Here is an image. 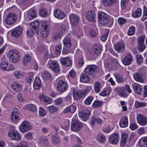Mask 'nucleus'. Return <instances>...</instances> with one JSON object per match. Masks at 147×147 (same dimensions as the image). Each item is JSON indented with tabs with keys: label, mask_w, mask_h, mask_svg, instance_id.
Here are the masks:
<instances>
[{
	"label": "nucleus",
	"mask_w": 147,
	"mask_h": 147,
	"mask_svg": "<svg viewBox=\"0 0 147 147\" xmlns=\"http://www.w3.org/2000/svg\"><path fill=\"white\" fill-rule=\"evenodd\" d=\"M93 99V97L92 96H90L88 97L84 101V103L86 105H90Z\"/></svg>",
	"instance_id": "60"
},
{
	"label": "nucleus",
	"mask_w": 147,
	"mask_h": 147,
	"mask_svg": "<svg viewBox=\"0 0 147 147\" xmlns=\"http://www.w3.org/2000/svg\"><path fill=\"white\" fill-rule=\"evenodd\" d=\"M146 105L145 103L142 102H140L137 101L135 103V107L136 108H138L139 107H144Z\"/></svg>",
	"instance_id": "56"
},
{
	"label": "nucleus",
	"mask_w": 147,
	"mask_h": 147,
	"mask_svg": "<svg viewBox=\"0 0 147 147\" xmlns=\"http://www.w3.org/2000/svg\"><path fill=\"white\" fill-rule=\"evenodd\" d=\"M82 123L77 120H74L72 121L71 129L75 132H78L82 129L83 127Z\"/></svg>",
	"instance_id": "6"
},
{
	"label": "nucleus",
	"mask_w": 147,
	"mask_h": 147,
	"mask_svg": "<svg viewBox=\"0 0 147 147\" xmlns=\"http://www.w3.org/2000/svg\"><path fill=\"white\" fill-rule=\"evenodd\" d=\"M60 62L62 65L66 67L70 66L72 64V61L68 57L61 58Z\"/></svg>",
	"instance_id": "22"
},
{
	"label": "nucleus",
	"mask_w": 147,
	"mask_h": 147,
	"mask_svg": "<svg viewBox=\"0 0 147 147\" xmlns=\"http://www.w3.org/2000/svg\"><path fill=\"white\" fill-rule=\"evenodd\" d=\"M28 13V18L30 20H32L36 17L37 15L36 11L35 10H29Z\"/></svg>",
	"instance_id": "32"
},
{
	"label": "nucleus",
	"mask_w": 147,
	"mask_h": 147,
	"mask_svg": "<svg viewBox=\"0 0 147 147\" xmlns=\"http://www.w3.org/2000/svg\"><path fill=\"white\" fill-rule=\"evenodd\" d=\"M16 19L17 15L14 13H10L7 16L5 22L8 25H11L14 23Z\"/></svg>",
	"instance_id": "10"
},
{
	"label": "nucleus",
	"mask_w": 147,
	"mask_h": 147,
	"mask_svg": "<svg viewBox=\"0 0 147 147\" xmlns=\"http://www.w3.org/2000/svg\"><path fill=\"white\" fill-rule=\"evenodd\" d=\"M137 120L138 122L141 125H145L147 124V118L142 114L138 115L137 116Z\"/></svg>",
	"instance_id": "15"
},
{
	"label": "nucleus",
	"mask_w": 147,
	"mask_h": 147,
	"mask_svg": "<svg viewBox=\"0 0 147 147\" xmlns=\"http://www.w3.org/2000/svg\"><path fill=\"white\" fill-rule=\"evenodd\" d=\"M52 141L54 143H59L60 142V139L58 136L55 134L52 137Z\"/></svg>",
	"instance_id": "48"
},
{
	"label": "nucleus",
	"mask_w": 147,
	"mask_h": 147,
	"mask_svg": "<svg viewBox=\"0 0 147 147\" xmlns=\"http://www.w3.org/2000/svg\"><path fill=\"white\" fill-rule=\"evenodd\" d=\"M86 17L89 21L94 22L96 21V12L93 11H89L87 13Z\"/></svg>",
	"instance_id": "18"
},
{
	"label": "nucleus",
	"mask_w": 147,
	"mask_h": 147,
	"mask_svg": "<svg viewBox=\"0 0 147 147\" xmlns=\"http://www.w3.org/2000/svg\"><path fill=\"white\" fill-rule=\"evenodd\" d=\"M76 107L75 106L71 105L67 107L63 112L64 113H66L68 112L74 113L76 111Z\"/></svg>",
	"instance_id": "33"
},
{
	"label": "nucleus",
	"mask_w": 147,
	"mask_h": 147,
	"mask_svg": "<svg viewBox=\"0 0 147 147\" xmlns=\"http://www.w3.org/2000/svg\"><path fill=\"white\" fill-rule=\"evenodd\" d=\"M26 108L28 110L33 112H34L36 111V107L33 104H30L26 105Z\"/></svg>",
	"instance_id": "44"
},
{
	"label": "nucleus",
	"mask_w": 147,
	"mask_h": 147,
	"mask_svg": "<svg viewBox=\"0 0 147 147\" xmlns=\"http://www.w3.org/2000/svg\"><path fill=\"white\" fill-rule=\"evenodd\" d=\"M49 63L50 64V67L53 71L56 73L60 71L59 64L57 61L54 60H50Z\"/></svg>",
	"instance_id": "12"
},
{
	"label": "nucleus",
	"mask_w": 147,
	"mask_h": 147,
	"mask_svg": "<svg viewBox=\"0 0 147 147\" xmlns=\"http://www.w3.org/2000/svg\"><path fill=\"white\" fill-rule=\"evenodd\" d=\"M133 87L134 90L136 91V92L138 94L142 95L143 93L142 90V86L140 85L138 83H134L133 85Z\"/></svg>",
	"instance_id": "29"
},
{
	"label": "nucleus",
	"mask_w": 147,
	"mask_h": 147,
	"mask_svg": "<svg viewBox=\"0 0 147 147\" xmlns=\"http://www.w3.org/2000/svg\"><path fill=\"white\" fill-rule=\"evenodd\" d=\"M61 49L62 46L60 44H59L57 45L55 51V54L57 55H60L61 51Z\"/></svg>",
	"instance_id": "53"
},
{
	"label": "nucleus",
	"mask_w": 147,
	"mask_h": 147,
	"mask_svg": "<svg viewBox=\"0 0 147 147\" xmlns=\"http://www.w3.org/2000/svg\"><path fill=\"white\" fill-rule=\"evenodd\" d=\"M41 82L40 79L38 78H35L34 84V88L36 90H38L40 88L41 86Z\"/></svg>",
	"instance_id": "31"
},
{
	"label": "nucleus",
	"mask_w": 147,
	"mask_h": 147,
	"mask_svg": "<svg viewBox=\"0 0 147 147\" xmlns=\"http://www.w3.org/2000/svg\"><path fill=\"white\" fill-rule=\"evenodd\" d=\"M96 121V119L94 116H93L91 117L89 122L90 125L92 127H93L95 125V123Z\"/></svg>",
	"instance_id": "63"
},
{
	"label": "nucleus",
	"mask_w": 147,
	"mask_h": 147,
	"mask_svg": "<svg viewBox=\"0 0 147 147\" xmlns=\"http://www.w3.org/2000/svg\"><path fill=\"white\" fill-rule=\"evenodd\" d=\"M98 21L102 25H105L109 22L110 20L109 16L103 12L100 11L98 14Z\"/></svg>",
	"instance_id": "1"
},
{
	"label": "nucleus",
	"mask_w": 147,
	"mask_h": 147,
	"mask_svg": "<svg viewBox=\"0 0 147 147\" xmlns=\"http://www.w3.org/2000/svg\"><path fill=\"white\" fill-rule=\"evenodd\" d=\"M140 147H147V137L141 138L139 142Z\"/></svg>",
	"instance_id": "36"
},
{
	"label": "nucleus",
	"mask_w": 147,
	"mask_h": 147,
	"mask_svg": "<svg viewBox=\"0 0 147 147\" xmlns=\"http://www.w3.org/2000/svg\"><path fill=\"white\" fill-rule=\"evenodd\" d=\"M102 50L101 46L99 44H95L92 47V51L95 54L97 55H100Z\"/></svg>",
	"instance_id": "26"
},
{
	"label": "nucleus",
	"mask_w": 147,
	"mask_h": 147,
	"mask_svg": "<svg viewBox=\"0 0 147 147\" xmlns=\"http://www.w3.org/2000/svg\"><path fill=\"white\" fill-rule=\"evenodd\" d=\"M11 87L13 90L16 92L20 91L22 88L21 85L17 82H13L11 86Z\"/></svg>",
	"instance_id": "30"
},
{
	"label": "nucleus",
	"mask_w": 147,
	"mask_h": 147,
	"mask_svg": "<svg viewBox=\"0 0 147 147\" xmlns=\"http://www.w3.org/2000/svg\"><path fill=\"white\" fill-rule=\"evenodd\" d=\"M57 89L58 91L62 93L66 91L67 89V83L63 80H60L58 83Z\"/></svg>",
	"instance_id": "9"
},
{
	"label": "nucleus",
	"mask_w": 147,
	"mask_h": 147,
	"mask_svg": "<svg viewBox=\"0 0 147 147\" xmlns=\"http://www.w3.org/2000/svg\"><path fill=\"white\" fill-rule=\"evenodd\" d=\"M39 142L44 146H46L48 144V139L47 137L41 136L39 139Z\"/></svg>",
	"instance_id": "38"
},
{
	"label": "nucleus",
	"mask_w": 147,
	"mask_h": 147,
	"mask_svg": "<svg viewBox=\"0 0 147 147\" xmlns=\"http://www.w3.org/2000/svg\"><path fill=\"white\" fill-rule=\"evenodd\" d=\"M133 61L132 57L131 54H127L122 60V63L125 65H129Z\"/></svg>",
	"instance_id": "21"
},
{
	"label": "nucleus",
	"mask_w": 147,
	"mask_h": 147,
	"mask_svg": "<svg viewBox=\"0 0 147 147\" xmlns=\"http://www.w3.org/2000/svg\"><path fill=\"white\" fill-rule=\"evenodd\" d=\"M98 34V32L97 29H92L90 32V35L92 37H95Z\"/></svg>",
	"instance_id": "47"
},
{
	"label": "nucleus",
	"mask_w": 147,
	"mask_h": 147,
	"mask_svg": "<svg viewBox=\"0 0 147 147\" xmlns=\"http://www.w3.org/2000/svg\"><path fill=\"white\" fill-rule=\"evenodd\" d=\"M90 113V112L88 110H85L79 112V115L83 120L86 121L88 119Z\"/></svg>",
	"instance_id": "14"
},
{
	"label": "nucleus",
	"mask_w": 147,
	"mask_h": 147,
	"mask_svg": "<svg viewBox=\"0 0 147 147\" xmlns=\"http://www.w3.org/2000/svg\"><path fill=\"white\" fill-rule=\"evenodd\" d=\"M39 97L41 101L46 104H50L52 101V99L51 98L43 94L40 95Z\"/></svg>",
	"instance_id": "25"
},
{
	"label": "nucleus",
	"mask_w": 147,
	"mask_h": 147,
	"mask_svg": "<svg viewBox=\"0 0 147 147\" xmlns=\"http://www.w3.org/2000/svg\"><path fill=\"white\" fill-rule=\"evenodd\" d=\"M101 84L98 82H96L94 85L95 91L97 93L99 92L100 90Z\"/></svg>",
	"instance_id": "42"
},
{
	"label": "nucleus",
	"mask_w": 147,
	"mask_h": 147,
	"mask_svg": "<svg viewBox=\"0 0 147 147\" xmlns=\"http://www.w3.org/2000/svg\"><path fill=\"white\" fill-rule=\"evenodd\" d=\"M116 90L120 96L123 97H126L127 96V92L129 93L131 92V90L128 85L121 88L118 87L116 88Z\"/></svg>",
	"instance_id": "4"
},
{
	"label": "nucleus",
	"mask_w": 147,
	"mask_h": 147,
	"mask_svg": "<svg viewBox=\"0 0 147 147\" xmlns=\"http://www.w3.org/2000/svg\"><path fill=\"white\" fill-rule=\"evenodd\" d=\"M51 77L50 74L47 71H45L42 75V77L45 80L50 79Z\"/></svg>",
	"instance_id": "57"
},
{
	"label": "nucleus",
	"mask_w": 147,
	"mask_h": 147,
	"mask_svg": "<svg viewBox=\"0 0 147 147\" xmlns=\"http://www.w3.org/2000/svg\"><path fill=\"white\" fill-rule=\"evenodd\" d=\"M69 18L71 24L74 26H77L79 20V18L75 14L71 13L69 16Z\"/></svg>",
	"instance_id": "20"
},
{
	"label": "nucleus",
	"mask_w": 147,
	"mask_h": 147,
	"mask_svg": "<svg viewBox=\"0 0 147 147\" xmlns=\"http://www.w3.org/2000/svg\"><path fill=\"white\" fill-rule=\"evenodd\" d=\"M143 74L141 72H136L133 74V78L136 81L143 83L144 80L143 78Z\"/></svg>",
	"instance_id": "19"
},
{
	"label": "nucleus",
	"mask_w": 147,
	"mask_h": 147,
	"mask_svg": "<svg viewBox=\"0 0 147 147\" xmlns=\"http://www.w3.org/2000/svg\"><path fill=\"white\" fill-rule=\"evenodd\" d=\"M128 136L126 133H123L121 135V139L120 143V145L123 146L126 144L128 142Z\"/></svg>",
	"instance_id": "23"
},
{
	"label": "nucleus",
	"mask_w": 147,
	"mask_h": 147,
	"mask_svg": "<svg viewBox=\"0 0 147 147\" xmlns=\"http://www.w3.org/2000/svg\"><path fill=\"white\" fill-rule=\"evenodd\" d=\"M48 111L51 113H53L58 111L59 109L58 108L55 107L54 106L51 105L48 107Z\"/></svg>",
	"instance_id": "52"
},
{
	"label": "nucleus",
	"mask_w": 147,
	"mask_h": 147,
	"mask_svg": "<svg viewBox=\"0 0 147 147\" xmlns=\"http://www.w3.org/2000/svg\"><path fill=\"white\" fill-rule=\"evenodd\" d=\"M116 0H103V4L105 7H110L115 3Z\"/></svg>",
	"instance_id": "34"
},
{
	"label": "nucleus",
	"mask_w": 147,
	"mask_h": 147,
	"mask_svg": "<svg viewBox=\"0 0 147 147\" xmlns=\"http://www.w3.org/2000/svg\"><path fill=\"white\" fill-rule=\"evenodd\" d=\"M136 28L134 26H132L130 27L129 29L127 34L129 36H132L133 35L135 32Z\"/></svg>",
	"instance_id": "51"
},
{
	"label": "nucleus",
	"mask_w": 147,
	"mask_h": 147,
	"mask_svg": "<svg viewBox=\"0 0 147 147\" xmlns=\"http://www.w3.org/2000/svg\"><path fill=\"white\" fill-rule=\"evenodd\" d=\"M119 140V135L117 133H114L109 137V141L111 144H117Z\"/></svg>",
	"instance_id": "16"
},
{
	"label": "nucleus",
	"mask_w": 147,
	"mask_h": 147,
	"mask_svg": "<svg viewBox=\"0 0 147 147\" xmlns=\"http://www.w3.org/2000/svg\"><path fill=\"white\" fill-rule=\"evenodd\" d=\"M114 76L118 83H122L124 82V79L121 77L119 74L116 73L114 74Z\"/></svg>",
	"instance_id": "46"
},
{
	"label": "nucleus",
	"mask_w": 147,
	"mask_h": 147,
	"mask_svg": "<svg viewBox=\"0 0 147 147\" xmlns=\"http://www.w3.org/2000/svg\"><path fill=\"white\" fill-rule=\"evenodd\" d=\"M84 61L83 58L81 57L78 59L77 63V66L78 68H80L84 65Z\"/></svg>",
	"instance_id": "55"
},
{
	"label": "nucleus",
	"mask_w": 147,
	"mask_h": 147,
	"mask_svg": "<svg viewBox=\"0 0 147 147\" xmlns=\"http://www.w3.org/2000/svg\"><path fill=\"white\" fill-rule=\"evenodd\" d=\"M118 22L119 24L122 26L123 24L127 22V20L123 18L120 17L118 18Z\"/></svg>",
	"instance_id": "62"
},
{
	"label": "nucleus",
	"mask_w": 147,
	"mask_h": 147,
	"mask_svg": "<svg viewBox=\"0 0 147 147\" xmlns=\"http://www.w3.org/2000/svg\"><path fill=\"white\" fill-rule=\"evenodd\" d=\"M88 76L85 74H82L80 77V80L81 81L83 82H86L89 81L90 78Z\"/></svg>",
	"instance_id": "39"
},
{
	"label": "nucleus",
	"mask_w": 147,
	"mask_h": 147,
	"mask_svg": "<svg viewBox=\"0 0 147 147\" xmlns=\"http://www.w3.org/2000/svg\"><path fill=\"white\" fill-rule=\"evenodd\" d=\"M9 137L12 140L19 141L21 138V136L16 130L11 129L8 133Z\"/></svg>",
	"instance_id": "8"
},
{
	"label": "nucleus",
	"mask_w": 147,
	"mask_h": 147,
	"mask_svg": "<svg viewBox=\"0 0 147 147\" xmlns=\"http://www.w3.org/2000/svg\"><path fill=\"white\" fill-rule=\"evenodd\" d=\"M142 14L141 10H136L132 13V16L134 18L140 17Z\"/></svg>",
	"instance_id": "45"
},
{
	"label": "nucleus",
	"mask_w": 147,
	"mask_h": 147,
	"mask_svg": "<svg viewBox=\"0 0 147 147\" xmlns=\"http://www.w3.org/2000/svg\"><path fill=\"white\" fill-rule=\"evenodd\" d=\"M103 104L102 101L98 100L95 101L93 103L92 106L94 108H96L100 107Z\"/></svg>",
	"instance_id": "43"
},
{
	"label": "nucleus",
	"mask_w": 147,
	"mask_h": 147,
	"mask_svg": "<svg viewBox=\"0 0 147 147\" xmlns=\"http://www.w3.org/2000/svg\"><path fill=\"white\" fill-rule=\"evenodd\" d=\"M39 24V21L38 20H36L34 22H31L30 24L31 27L35 30V32L37 35L39 34L38 28Z\"/></svg>",
	"instance_id": "27"
},
{
	"label": "nucleus",
	"mask_w": 147,
	"mask_h": 147,
	"mask_svg": "<svg viewBox=\"0 0 147 147\" xmlns=\"http://www.w3.org/2000/svg\"><path fill=\"white\" fill-rule=\"evenodd\" d=\"M111 91V87H108L105 90L102 91L100 93V94L102 96H105L107 95H109Z\"/></svg>",
	"instance_id": "41"
},
{
	"label": "nucleus",
	"mask_w": 147,
	"mask_h": 147,
	"mask_svg": "<svg viewBox=\"0 0 147 147\" xmlns=\"http://www.w3.org/2000/svg\"><path fill=\"white\" fill-rule=\"evenodd\" d=\"M13 74L15 76L18 78H21L23 76L22 74L19 71H15L14 72Z\"/></svg>",
	"instance_id": "64"
},
{
	"label": "nucleus",
	"mask_w": 147,
	"mask_h": 147,
	"mask_svg": "<svg viewBox=\"0 0 147 147\" xmlns=\"http://www.w3.org/2000/svg\"><path fill=\"white\" fill-rule=\"evenodd\" d=\"M128 0H121V6L122 9L127 8V3Z\"/></svg>",
	"instance_id": "59"
},
{
	"label": "nucleus",
	"mask_w": 147,
	"mask_h": 147,
	"mask_svg": "<svg viewBox=\"0 0 147 147\" xmlns=\"http://www.w3.org/2000/svg\"><path fill=\"white\" fill-rule=\"evenodd\" d=\"M54 15L56 18L60 19H63L65 17V14L61 10H55Z\"/></svg>",
	"instance_id": "24"
},
{
	"label": "nucleus",
	"mask_w": 147,
	"mask_h": 147,
	"mask_svg": "<svg viewBox=\"0 0 147 147\" xmlns=\"http://www.w3.org/2000/svg\"><path fill=\"white\" fill-rule=\"evenodd\" d=\"M6 66H7V63L3 61L0 63V68L2 70L6 71Z\"/></svg>",
	"instance_id": "61"
},
{
	"label": "nucleus",
	"mask_w": 147,
	"mask_h": 147,
	"mask_svg": "<svg viewBox=\"0 0 147 147\" xmlns=\"http://www.w3.org/2000/svg\"><path fill=\"white\" fill-rule=\"evenodd\" d=\"M98 67L95 65H89L86 67L85 71L88 76L94 75L98 72Z\"/></svg>",
	"instance_id": "5"
},
{
	"label": "nucleus",
	"mask_w": 147,
	"mask_h": 147,
	"mask_svg": "<svg viewBox=\"0 0 147 147\" xmlns=\"http://www.w3.org/2000/svg\"><path fill=\"white\" fill-rule=\"evenodd\" d=\"M34 74L32 72H30L29 74V76L26 80V82L29 83H31L34 80Z\"/></svg>",
	"instance_id": "58"
},
{
	"label": "nucleus",
	"mask_w": 147,
	"mask_h": 147,
	"mask_svg": "<svg viewBox=\"0 0 147 147\" xmlns=\"http://www.w3.org/2000/svg\"><path fill=\"white\" fill-rule=\"evenodd\" d=\"M56 26L58 30L60 32V33L62 34L66 30V28L64 25L61 23H58L57 24Z\"/></svg>",
	"instance_id": "37"
},
{
	"label": "nucleus",
	"mask_w": 147,
	"mask_h": 147,
	"mask_svg": "<svg viewBox=\"0 0 147 147\" xmlns=\"http://www.w3.org/2000/svg\"><path fill=\"white\" fill-rule=\"evenodd\" d=\"M31 60V56L28 54H27L22 59V61L24 64L28 63Z\"/></svg>",
	"instance_id": "54"
},
{
	"label": "nucleus",
	"mask_w": 147,
	"mask_h": 147,
	"mask_svg": "<svg viewBox=\"0 0 147 147\" xmlns=\"http://www.w3.org/2000/svg\"><path fill=\"white\" fill-rule=\"evenodd\" d=\"M22 31V28L18 26L11 30V34L13 37H18L21 35Z\"/></svg>",
	"instance_id": "17"
},
{
	"label": "nucleus",
	"mask_w": 147,
	"mask_h": 147,
	"mask_svg": "<svg viewBox=\"0 0 147 147\" xmlns=\"http://www.w3.org/2000/svg\"><path fill=\"white\" fill-rule=\"evenodd\" d=\"M114 47L115 50L120 53L124 52L125 50V45L122 42L116 43L114 45Z\"/></svg>",
	"instance_id": "11"
},
{
	"label": "nucleus",
	"mask_w": 147,
	"mask_h": 147,
	"mask_svg": "<svg viewBox=\"0 0 147 147\" xmlns=\"http://www.w3.org/2000/svg\"><path fill=\"white\" fill-rule=\"evenodd\" d=\"M32 128L30 123L27 121H24L21 123L20 129L22 132L24 133L30 130Z\"/></svg>",
	"instance_id": "7"
},
{
	"label": "nucleus",
	"mask_w": 147,
	"mask_h": 147,
	"mask_svg": "<svg viewBox=\"0 0 147 147\" xmlns=\"http://www.w3.org/2000/svg\"><path fill=\"white\" fill-rule=\"evenodd\" d=\"M39 13L40 16L43 18L46 17L48 14L47 10H40Z\"/></svg>",
	"instance_id": "49"
},
{
	"label": "nucleus",
	"mask_w": 147,
	"mask_h": 147,
	"mask_svg": "<svg viewBox=\"0 0 147 147\" xmlns=\"http://www.w3.org/2000/svg\"><path fill=\"white\" fill-rule=\"evenodd\" d=\"M128 125V119L126 116L122 117L119 122V125L122 127H125L127 126Z\"/></svg>",
	"instance_id": "28"
},
{
	"label": "nucleus",
	"mask_w": 147,
	"mask_h": 147,
	"mask_svg": "<svg viewBox=\"0 0 147 147\" xmlns=\"http://www.w3.org/2000/svg\"><path fill=\"white\" fill-rule=\"evenodd\" d=\"M88 91L87 90L83 91H78L74 88L73 89V95L74 100H78L83 97L85 96Z\"/></svg>",
	"instance_id": "3"
},
{
	"label": "nucleus",
	"mask_w": 147,
	"mask_h": 147,
	"mask_svg": "<svg viewBox=\"0 0 147 147\" xmlns=\"http://www.w3.org/2000/svg\"><path fill=\"white\" fill-rule=\"evenodd\" d=\"M42 25L41 36L43 38H46L49 34L48 23L45 22H42Z\"/></svg>",
	"instance_id": "13"
},
{
	"label": "nucleus",
	"mask_w": 147,
	"mask_h": 147,
	"mask_svg": "<svg viewBox=\"0 0 147 147\" xmlns=\"http://www.w3.org/2000/svg\"><path fill=\"white\" fill-rule=\"evenodd\" d=\"M64 47H71V43L70 39L67 36L65 37L63 40Z\"/></svg>",
	"instance_id": "35"
},
{
	"label": "nucleus",
	"mask_w": 147,
	"mask_h": 147,
	"mask_svg": "<svg viewBox=\"0 0 147 147\" xmlns=\"http://www.w3.org/2000/svg\"><path fill=\"white\" fill-rule=\"evenodd\" d=\"M10 119L14 123L18 122L20 120V117L16 115H11Z\"/></svg>",
	"instance_id": "50"
},
{
	"label": "nucleus",
	"mask_w": 147,
	"mask_h": 147,
	"mask_svg": "<svg viewBox=\"0 0 147 147\" xmlns=\"http://www.w3.org/2000/svg\"><path fill=\"white\" fill-rule=\"evenodd\" d=\"M8 56L10 61L13 63L17 62L20 57L19 52L16 50L10 51L8 53Z\"/></svg>",
	"instance_id": "2"
},
{
	"label": "nucleus",
	"mask_w": 147,
	"mask_h": 147,
	"mask_svg": "<svg viewBox=\"0 0 147 147\" xmlns=\"http://www.w3.org/2000/svg\"><path fill=\"white\" fill-rule=\"evenodd\" d=\"M96 139L100 143H104L106 140V137L102 134L98 135L96 136Z\"/></svg>",
	"instance_id": "40"
}]
</instances>
